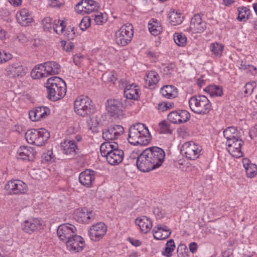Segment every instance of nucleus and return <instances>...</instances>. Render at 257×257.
<instances>
[{
	"mask_svg": "<svg viewBox=\"0 0 257 257\" xmlns=\"http://www.w3.org/2000/svg\"><path fill=\"white\" fill-rule=\"evenodd\" d=\"M96 173L91 169H86L80 173L79 180L80 184L86 188L92 187L94 182Z\"/></svg>",
	"mask_w": 257,
	"mask_h": 257,
	"instance_id": "5701e85b",
	"label": "nucleus"
},
{
	"mask_svg": "<svg viewBox=\"0 0 257 257\" xmlns=\"http://www.w3.org/2000/svg\"><path fill=\"white\" fill-rule=\"evenodd\" d=\"M36 152L31 147L21 146L17 151V157L19 159L27 161H34L36 158Z\"/></svg>",
	"mask_w": 257,
	"mask_h": 257,
	"instance_id": "bb28decb",
	"label": "nucleus"
},
{
	"mask_svg": "<svg viewBox=\"0 0 257 257\" xmlns=\"http://www.w3.org/2000/svg\"><path fill=\"white\" fill-rule=\"evenodd\" d=\"M152 233L156 240H164L170 236L171 230L168 226L160 224L155 226Z\"/></svg>",
	"mask_w": 257,
	"mask_h": 257,
	"instance_id": "c756f323",
	"label": "nucleus"
},
{
	"mask_svg": "<svg viewBox=\"0 0 257 257\" xmlns=\"http://www.w3.org/2000/svg\"><path fill=\"white\" fill-rule=\"evenodd\" d=\"M49 98L53 101H57L63 98L67 92L65 81L58 77L48 78L45 84Z\"/></svg>",
	"mask_w": 257,
	"mask_h": 257,
	"instance_id": "7ed1b4c3",
	"label": "nucleus"
},
{
	"mask_svg": "<svg viewBox=\"0 0 257 257\" xmlns=\"http://www.w3.org/2000/svg\"><path fill=\"white\" fill-rule=\"evenodd\" d=\"M255 86L256 84L254 82L247 83L244 86V93L246 95L251 94L252 93Z\"/></svg>",
	"mask_w": 257,
	"mask_h": 257,
	"instance_id": "5fc2aeb1",
	"label": "nucleus"
},
{
	"mask_svg": "<svg viewBox=\"0 0 257 257\" xmlns=\"http://www.w3.org/2000/svg\"><path fill=\"white\" fill-rule=\"evenodd\" d=\"M151 140V134L145 124L137 123L130 127L127 140L131 144L134 146H146Z\"/></svg>",
	"mask_w": 257,
	"mask_h": 257,
	"instance_id": "f257e3e1",
	"label": "nucleus"
},
{
	"mask_svg": "<svg viewBox=\"0 0 257 257\" xmlns=\"http://www.w3.org/2000/svg\"><path fill=\"white\" fill-rule=\"evenodd\" d=\"M175 43L180 47H184L187 44V38L186 35L181 32H176L173 36Z\"/></svg>",
	"mask_w": 257,
	"mask_h": 257,
	"instance_id": "a19ab883",
	"label": "nucleus"
},
{
	"mask_svg": "<svg viewBox=\"0 0 257 257\" xmlns=\"http://www.w3.org/2000/svg\"><path fill=\"white\" fill-rule=\"evenodd\" d=\"M93 105L91 100L88 97L80 96L74 102V110L80 116L85 117L91 112Z\"/></svg>",
	"mask_w": 257,
	"mask_h": 257,
	"instance_id": "6e6552de",
	"label": "nucleus"
},
{
	"mask_svg": "<svg viewBox=\"0 0 257 257\" xmlns=\"http://www.w3.org/2000/svg\"><path fill=\"white\" fill-rule=\"evenodd\" d=\"M237 20L240 22H245L248 19L250 14V11L245 7H239L237 9Z\"/></svg>",
	"mask_w": 257,
	"mask_h": 257,
	"instance_id": "c03bdc74",
	"label": "nucleus"
},
{
	"mask_svg": "<svg viewBox=\"0 0 257 257\" xmlns=\"http://www.w3.org/2000/svg\"><path fill=\"white\" fill-rule=\"evenodd\" d=\"M223 136L226 141L233 140L241 138V132L236 127H228L223 131Z\"/></svg>",
	"mask_w": 257,
	"mask_h": 257,
	"instance_id": "e433bc0d",
	"label": "nucleus"
},
{
	"mask_svg": "<svg viewBox=\"0 0 257 257\" xmlns=\"http://www.w3.org/2000/svg\"><path fill=\"white\" fill-rule=\"evenodd\" d=\"M144 151L156 168L159 167L163 163L165 153L163 149L153 147L146 149Z\"/></svg>",
	"mask_w": 257,
	"mask_h": 257,
	"instance_id": "4468645a",
	"label": "nucleus"
},
{
	"mask_svg": "<svg viewBox=\"0 0 257 257\" xmlns=\"http://www.w3.org/2000/svg\"><path fill=\"white\" fill-rule=\"evenodd\" d=\"M33 79L39 80L48 77L44 63L35 65L30 73Z\"/></svg>",
	"mask_w": 257,
	"mask_h": 257,
	"instance_id": "2f4dec72",
	"label": "nucleus"
},
{
	"mask_svg": "<svg viewBox=\"0 0 257 257\" xmlns=\"http://www.w3.org/2000/svg\"><path fill=\"white\" fill-rule=\"evenodd\" d=\"M160 93L166 98H174L178 95V89L173 85H165L161 88Z\"/></svg>",
	"mask_w": 257,
	"mask_h": 257,
	"instance_id": "c9c22d12",
	"label": "nucleus"
},
{
	"mask_svg": "<svg viewBox=\"0 0 257 257\" xmlns=\"http://www.w3.org/2000/svg\"><path fill=\"white\" fill-rule=\"evenodd\" d=\"M91 20L89 17H84L79 23V28L82 31H85L91 26Z\"/></svg>",
	"mask_w": 257,
	"mask_h": 257,
	"instance_id": "49530a36",
	"label": "nucleus"
},
{
	"mask_svg": "<svg viewBox=\"0 0 257 257\" xmlns=\"http://www.w3.org/2000/svg\"><path fill=\"white\" fill-rule=\"evenodd\" d=\"M175 68V65L174 64H170L164 68V71L166 74H171Z\"/></svg>",
	"mask_w": 257,
	"mask_h": 257,
	"instance_id": "680f3d73",
	"label": "nucleus"
},
{
	"mask_svg": "<svg viewBox=\"0 0 257 257\" xmlns=\"http://www.w3.org/2000/svg\"><path fill=\"white\" fill-rule=\"evenodd\" d=\"M8 1L14 7H19L22 6L23 0H8Z\"/></svg>",
	"mask_w": 257,
	"mask_h": 257,
	"instance_id": "052dcab7",
	"label": "nucleus"
},
{
	"mask_svg": "<svg viewBox=\"0 0 257 257\" xmlns=\"http://www.w3.org/2000/svg\"><path fill=\"white\" fill-rule=\"evenodd\" d=\"M124 96L128 99L138 100L140 98V88L136 84H126L123 90Z\"/></svg>",
	"mask_w": 257,
	"mask_h": 257,
	"instance_id": "7c9ffc66",
	"label": "nucleus"
},
{
	"mask_svg": "<svg viewBox=\"0 0 257 257\" xmlns=\"http://www.w3.org/2000/svg\"><path fill=\"white\" fill-rule=\"evenodd\" d=\"M153 213L156 218L158 219L163 218L166 214L165 210L159 207L154 208Z\"/></svg>",
	"mask_w": 257,
	"mask_h": 257,
	"instance_id": "6e6d98bb",
	"label": "nucleus"
},
{
	"mask_svg": "<svg viewBox=\"0 0 257 257\" xmlns=\"http://www.w3.org/2000/svg\"><path fill=\"white\" fill-rule=\"evenodd\" d=\"M180 152L183 157L189 161H195L203 153L202 146L193 141L184 143L181 147Z\"/></svg>",
	"mask_w": 257,
	"mask_h": 257,
	"instance_id": "423d86ee",
	"label": "nucleus"
},
{
	"mask_svg": "<svg viewBox=\"0 0 257 257\" xmlns=\"http://www.w3.org/2000/svg\"><path fill=\"white\" fill-rule=\"evenodd\" d=\"M4 189L7 194H23L28 190L27 185L23 181L18 179L11 180L7 182Z\"/></svg>",
	"mask_w": 257,
	"mask_h": 257,
	"instance_id": "9d476101",
	"label": "nucleus"
},
{
	"mask_svg": "<svg viewBox=\"0 0 257 257\" xmlns=\"http://www.w3.org/2000/svg\"><path fill=\"white\" fill-rule=\"evenodd\" d=\"M100 154L105 158L107 162L110 165H119L123 160L124 152L118 148V144L114 142H106L100 147Z\"/></svg>",
	"mask_w": 257,
	"mask_h": 257,
	"instance_id": "f03ea898",
	"label": "nucleus"
},
{
	"mask_svg": "<svg viewBox=\"0 0 257 257\" xmlns=\"http://www.w3.org/2000/svg\"><path fill=\"white\" fill-rule=\"evenodd\" d=\"M48 76L58 74L60 71V65L54 61H48L44 63Z\"/></svg>",
	"mask_w": 257,
	"mask_h": 257,
	"instance_id": "58836bf2",
	"label": "nucleus"
},
{
	"mask_svg": "<svg viewBox=\"0 0 257 257\" xmlns=\"http://www.w3.org/2000/svg\"><path fill=\"white\" fill-rule=\"evenodd\" d=\"M27 69L23 63L17 60L9 64L5 68V75L10 78H18L25 76L27 73Z\"/></svg>",
	"mask_w": 257,
	"mask_h": 257,
	"instance_id": "f8f14e48",
	"label": "nucleus"
},
{
	"mask_svg": "<svg viewBox=\"0 0 257 257\" xmlns=\"http://www.w3.org/2000/svg\"><path fill=\"white\" fill-rule=\"evenodd\" d=\"M123 127L120 125L110 126L102 133V138L106 141L117 139L123 133Z\"/></svg>",
	"mask_w": 257,
	"mask_h": 257,
	"instance_id": "c85d7f7f",
	"label": "nucleus"
},
{
	"mask_svg": "<svg viewBox=\"0 0 257 257\" xmlns=\"http://www.w3.org/2000/svg\"><path fill=\"white\" fill-rule=\"evenodd\" d=\"M169 20L170 23L172 25L177 26L182 23L184 20V16L180 12L173 11L169 13Z\"/></svg>",
	"mask_w": 257,
	"mask_h": 257,
	"instance_id": "ea45409f",
	"label": "nucleus"
},
{
	"mask_svg": "<svg viewBox=\"0 0 257 257\" xmlns=\"http://www.w3.org/2000/svg\"><path fill=\"white\" fill-rule=\"evenodd\" d=\"M204 91L211 96L220 97L223 95L222 87L215 85H210L204 89Z\"/></svg>",
	"mask_w": 257,
	"mask_h": 257,
	"instance_id": "79ce46f5",
	"label": "nucleus"
},
{
	"mask_svg": "<svg viewBox=\"0 0 257 257\" xmlns=\"http://www.w3.org/2000/svg\"><path fill=\"white\" fill-rule=\"evenodd\" d=\"M107 230V225L103 222H99L90 227L88 235L91 240L98 241L104 237Z\"/></svg>",
	"mask_w": 257,
	"mask_h": 257,
	"instance_id": "f3484780",
	"label": "nucleus"
},
{
	"mask_svg": "<svg viewBox=\"0 0 257 257\" xmlns=\"http://www.w3.org/2000/svg\"><path fill=\"white\" fill-rule=\"evenodd\" d=\"M61 148L66 155H74L78 150L77 146L73 140H65L61 143Z\"/></svg>",
	"mask_w": 257,
	"mask_h": 257,
	"instance_id": "72a5a7b5",
	"label": "nucleus"
},
{
	"mask_svg": "<svg viewBox=\"0 0 257 257\" xmlns=\"http://www.w3.org/2000/svg\"><path fill=\"white\" fill-rule=\"evenodd\" d=\"M150 33L155 36L160 35L162 32V27L161 23L155 19H151L148 25Z\"/></svg>",
	"mask_w": 257,
	"mask_h": 257,
	"instance_id": "f704fd0d",
	"label": "nucleus"
},
{
	"mask_svg": "<svg viewBox=\"0 0 257 257\" xmlns=\"http://www.w3.org/2000/svg\"><path fill=\"white\" fill-rule=\"evenodd\" d=\"M190 118L189 112L185 110L173 111L168 115V119L173 123H181L187 122Z\"/></svg>",
	"mask_w": 257,
	"mask_h": 257,
	"instance_id": "4be33fe9",
	"label": "nucleus"
},
{
	"mask_svg": "<svg viewBox=\"0 0 257 257\" xmlns=\"http://www.w3.org/2000/svg\"><path fill=\"white\" fill-rule=\"evenodd\" d=\"M160 78L159 74L155 71H149L144 76V86L146 88L154 89L157 87Z\"/></svg>",
	"mask_w": 257,
	"mask_h": 257,
	"instance_id": "cd10ccee",
	"label": "nucleus"
},
{
	"mask_svg": "<svg viewBox=\"0 0 257 257\" xmlns=\"http://www.w3.org/2000/svg\"><path fill=\"white\" fill-rule=\"evenodd\" d=\"M14 130L20 134L24 133L25 131L24 126L23 125L19 124L15 125Z\"/></svg>",
	"mask_w": 257,
	"mask_h": 257,
	"instance_id": "69168bd1",
	"label": "nucleus"
},
{
	"mask_svg": "<svg viewBox=\"0 0 257 257\" xmlns=\"http://www.w3.org/2000/svg\"><path fill=\"white\" fill-rule=\"evenodd\" d=\"M246 73H249L252 75H256L257 74V68L254 66L250 65Z\"/></svg>",
	"mask_w": 257,
	"mask_h": 257,
	"instance_id": "774afa93",
	"label": "nucleus"
},
{
	"mask_svg": "<svg viewBox=\"0 0 257 257\" xmlns=\"http://www.w3.org/2000/svg\"><path fill=\"white\" fill-rule=\"evenodd\" d=\"M77 229L71 224L64 223L59 226L57 234L59 238L62 241H67L76 234Z\"/></svg>",
	"mask_w": 257,
	"mask_h": 257,
	"instance_id": "6ab92c4d",
	"label": "nucleus"
},
{
	"mask_svg": "<svg viewBox=\"0 0 257 257\" xmlns=\"http://www.w3.org/2000/svg\"><path fill=\"white\" fill-rule=\"evenodd\" d=\"M71 30L72 34H68L67 35L65 34L64 35L69 39H73L76 36L77 28L72 27Z\"/></svg>",
	"mask_w": 257,
	"mask_h": 257,
	"instance_id": "e2e57ef3",
	"label": "nucleus"
},
{
	"mask_svg": "<svg viewBox=\"0 0 257 257\" xmlns=\"http://www.w3.org/2000/svg\"><path fill=\"white\" fill-rule=\"evenodd\" d=\"M60 44L62 49L67 52H70L74 48V43L70 41L62 40L60 41Z\"/></svg>",
	"mask_w": 257,
	"mask_h": 257,
	"instance_id": "3c124183",
	"label": "nucleus"
},
{
	"mask_svg": "<svg viewBox=\"0 0 257 257\" xmlns=\"http://www.w3.org/2000/svg\"><path fill=\"white\" fill-rule=\"evenodd\" d=\"M74 215L78 222L89 224L94 219L95 213L92 209L83 207L76 209L74 211Z\"/></svg>",
	"mask_w": 257,
	"mask_h": 257,
	"instance_id": "2eb2a0df",
	"label": "nucleus"
},
{
	"mask_svg": "<svg viewBox=\"0 0 257 257\" xmlns=\"http://www.w3.org/2000/svg\"><path fill=\"white\" fill-rule=\"evenodd\" d=\"M66 27V22L64 20H57L54 22L53 30L58 35L62 34Z\"/></svg>",
	"mask_w": 257,
	"mask_h": 257,
	"instance_id": "a18cd8bd",
	"label": "nucleus"
},
{
	"mask_svg": "<svg viewBox=\"0 0 257 257\" xmlns=\"http://www.w3.org/2000/svg\"><path fill=\"white\" fill-rule=\"evenodd\" d=\"M94 20L97 25H103L107 21L106 14L97 12L94 15Z\"/></svg>",
	"mask_w": 257,
	"mask_h": 257,
	"instance_id": "de8ad7c7",
	"label": "nucleus"
},
{
	"mask_svg": "<svg viewBox=\"0 0 257 257\" xmlns=\"http://www.w3.org/2000/svg\"><path fill=\"white\" fill-rule=\"evenodd\" d=\"M159 131L161 134H168L171 133L169 125L166 121H162L159 123Z\"/></svg>",
	"mask_w": 257,
	"mask_h": 257,
	"instance_id": "603ef678",
	"label": "nucleus"
},
{
	"mask_svg": "<svg viewBox=\"0 0 257 257\" xmlns=\"http://www.w3.org/2000/svg\"><path fill=\"white\" fill-rule=\"evenodd\" d=\"M137 166L140 171L144 172L156 169L155 165H153L144 151L138 158Z\"/></svg>",
	"mask_w": 257,
	"mask_h": 257,
	"instance_id": "393cba45",
	"label": "nucleus"
},
{
	"mask_svg": "<svg viewBox=\"0 0 257 257\" xmlns=\"http://www.w3.org/2000/svg\"><path fill=\"white\" fill-rule=\"evenodd\" d=\"M246 175L248 178H252L257 175V166L247 158H243L242 160Z\"/></svg>",
	"mask_w": 257,
	"mask_h": 257,
	"instance_id": "473e14b6",
	"label": "nucleus"
},
{
	"mask_svg": "<svg viewBox=\"0 0 257 257\" xmlns=\"http://www.w3.org/2000/svg\"><path fill=\"white\" fill-rule=\"evenodd\" d=\"M51 114L50 109L46 106H39L33 108L29 113V118L33 121H40Z\"/></svg>",
	"mask_w": 257,
	"mask_h": 257,
	"instance_id": "aec40b11",
	"label": "nucleus"
},
{
	"mask_svg": "<svg viewBox=\"0 0 257 257\" xmlns=\"http://www.w3.org/2000/svg\"><path fill=\"white\" fill-rule=\"evenodd\" d=\"M53 20L50 17L44 18L42 21L43 28L45 31H49L52 28Z\"/></svg>",
	"mask_w": 257,
	"mask_h": 257,
	"instance_id": "864d4df0",
	"label": "nucleus"
},
{
	"mask_svg": "<svg viewBox=\"0 0 257 257\" xmlns=\"http://www.w3.org/2000/svg\"><path fill=\"white\" fill-rule=\"evenodd\" d=\"M88 128L92 131H95L99 125V122L96 117L92 116L87 120Z\"/></svg>",
	"mask_w": 257,
	"mask_h": 257,
	"instance_id": "8fccbe9b",
	"label": "nucleus"
},
{
	"mask_svg": "<svg viewBox=\"0 0 257 257\" xmlns=\"http://www.w3.org/2000/svg\"><path fill=\"white\" fill-rule=\"evenodd\" d=\"M135 223L138 226L140 232L143 234H147L149 232L153 227L152 219L146 216L137 217Z\"/></svg>",
	"mask_w": 257,
	"mask_h": 257,
	"instance_id": "a878e982",
	"label": "nucleus"
},
{
	"mask_svg": "<svg viewBox=\"0 0 257 257\" xmlns=\"http://www.w3.org/2000/svg\"><path fill=\"white\" fill-rule=\"evenodd\" d=\"M189 105L193 112L199 114H206L212 109L210 101L203 95L191 97L189 100Z\"/></svg>",
	"mask_w": 257,
	"mask_h": 257,
	"instance_id": "39448f33",
	"label": "nucleus"
},
{
	"mask_svg": "<svg viewBox=\"0 0 257 257\" xmlns=\"http://www.w3.org/2000/svg\"><path fill=\"white\" fill-rule=\"evenodd\" d=\"M197 244L195 242H191L189 245V250L192 253L196 252L197 249Z\"/></svg>",
	"mask_w": 257,
	"mask_h": 257,
	"instance_id": "338daca9",
	"label": "nucleus"
},
{
	"mask_svg": "<svg viewBox=\"0 0 257 257\" xmlns=\"http://www.w3.org/2000/svg\"><path fill=\"white\" fill-rule=\"evenodd\" d=\"M224 49V46L216 42L211 43L209 46V50L212 56L216 58H220L222 56Z\"/></svg>",
	"mask_w": 257,
	"mask_h": 257,
	"instance_id": "4c0bfd02",
	"label": "nucleus"
},
{
	"mask_svg": "<svg viewBox=\"0 0 257 257\" xmlns=\"http://www.w3.org/2000/svg\"><path fill=\"white\" fill-rule=\"evenodd\" d=\"M207 28L206 22L203 20V15L196 14L190 20V25L186 29V32L192 34H201Z\"/></svg>",
	"mask_w": 257,
	"mask_h": 257,
	"instance_id": "9b49d317",
	"label": "nucleus"
},
{
	"mask_svg": "<svg viewBox=\"0 0 257 257\" xmlns=\"http://www.w3.org/2000/svg\"><path fill=\"white\" fill-rule=\"evenodd\" d=\"M13 58L12 54L5 50H0V64H4Z\"/></svg>",
	"mask_w": 257,
	"mask_h": 257,
	"instance_id": "09e8293b",
	"label": "nucleus"
},
{
	"mask_svg": "<svg viewBox=\"0 0 257 257\" xmlns=\"http://www.w3.org/2000/svg\"><path fill=\"white\" fill-rule=\"evenodd\" d=\"M244 142L241 138L233 140L226 141V146L228 152L233 157L239 158L243 156L242 147Z\"/></svg>",
	"mask_w": 257,
	"mask_h": 257,
	"instance_id": "a211bd4d",
	"label": "nucleus"
},
{
	"mask_svg": "<svg viewBox=\"0 0 257 257\" xmlns=\"http://www.w3.org/2000/svg\"><path fill=\"white\" fill-rule=\"evenodd\" d=\"M50 136L49 132L43 127L30 129L28 130L25 134L27 142L38 147L45 146Z\"/></svg>",
	"mask_w": 257,
	"mask_h": 257,
	"instance_id": "20e7f679",
	"label": "nucleus"
},
{
	"mask_svg": "<svg viewBox=\"0 0 257 257\" xmlns=\"http://www.w3.org/2000/svg\"><path fill=\"white\" fill-rule=\"evenodd\" d=\"M98 3L94 0H81L75 7V11L79 14H90L100 9Z\"/></svg>",
	"mask_w": 257,
	"mask_h": 257,
	"instance_id": "ddd939ff",
	"label": "nucleus"
},
{
	"mask_svg": "<svg viewBox=\"0 0 257 257\" xmlns=\"http://www.w3.org/2000/svg\"><path fill=\"white\" fill-rule=\"evenodd\" d=\"M128 240L133 245L135 246H139L142 244V242L140 240L136 239L133 238H130L128 239Z\"/></svg>",
	"mask_w": 257,
	"mask_h": 257,
	"instance_id": "0e129e2a",
	"label": "nucleus"
},
{
	"mask_svg": "<svg viewBox=\"0 0 257 257\" xmlns=\"http://www.w3.org/2000/svg\"><path fill=\"white\" fill-rule=\"evenodd\" d=\"M17 22L22 26H29L34 20L32 13L26 8H22L19 10L16 15Z\"/></svg>",
	"mask_w": 257,
	"mask_h": 257,
	"instance_id": "412c9836",
	"label": "nucleus"
},
{
	"mask_svg": "<svg viewBox=\"0 0 257 257\" xmlns=\"http://www.w3.org/2000/svg\"><path fill=\"white\" fill-rule=\"evenodd\" d=\"M175 247L176 245L174 240L173 239L168 240L166 243L165 248L162 251V255L166 257H171Z\"/></svg>",
	"mask_w": 257,
	"mask_h": 257,
	"instance_id": "37998d69",
	"label": "nucleus"
},
{
	"mask_svg": "<svg viewBox=\"0 0 257 257\" xmlns=\"http://www.w3.org/2000/svg\"><path fill=\"white\" fill-rule=\"evenodd\" d=\"M44 221L40 218H31L24 221L21 224V228L25 232L31 234L44 228Z\"/></svg>",
	"mask_w": 257,
	"mask_h": 257,
	"instance_id": "dca6fc26",
	"label": "nucleus"
},
{
	"mask_svg": "<svg viewBox=\"0 0 257 257\" xmlns=\"http://www.w3.org/2000/svg\"><path fill=\"white\" fill-rule=\"evenodd\" d=\"M117 80V74L114 72H110L107 76V81L114 84Z\"/></svg>",
	"mask_w": 257,
	"mask_h": 257,
	"instance_id": "bf43d9fd",
	"label": "nucleus"
},
{
	"mask_svg": "<svg viewBox=\"0 0 257 257\" xmlns=\"http://www.w3.org/2000/svg\"><path fill=\"white\" fill-rule=\"evenodd\" d=\"M134 36L133 26L129 23L123 25L114 35V41L119 46L123 47L131 43Z\"/></svg>",
	"mask_w": 257,
	"mask_h": 257,
	"instance_id": "0eeeda50",
	"label": "nucleus"
},
{
	"mask_svg": "<svg viewBox=\"0 0 257 257\" xmlns=\"http://www.w3.org/2000/svg\"><path fill=\"white\" fill-rule=\"evenodd\" d=\"M54 156L51 150H48L43 154V159L46 162H52L54 160Z\"/></svg>",
	"mask_w": 257,
	"mask_h": 257,
	"instance_id": "4d7b16f0",
	"label": "nucleus"
},
{
	"mask_svg": "<svg viewBox=\"0 0 257 257\" xmlns=\"http://www.w3.org/2000/svg\"><path fill=\"white\" fill-rule=\"evenodd\" d=\"M173 104L162 102L158 105V109L162 111H166L172 108Z\"/></svg>",
	"mask_w": 257,
	"mask_h": 257,
	"instance_id": "13d9d810",
	"label": "nucleus"
},
{
	"mask_svg": "<svg viewBox=\"0 0 257 257\" xmlns=\"http://www.w3.org/2000/svg\"><path fill=\"white\" fill-rule=\"evenodd\" d=\"M66 249L71 253L82 252L86 246L84 239L80 235L75 234L65 242Z\"/></svg>",
	"mask_w": 257,
	"mask_h": 257,
	"instance_id": "1a4fd4ad",
	"label": "nucleus"
},
{
	"mask_svg": "<svg viewBox=\"0 0 257 257\" xmlns=\"http://www.w3.org/2000/svg\"><path fill=\"white\" fill-rule=\"evenodd\" d=\"M122 104L118 100L110 99L106 104V109L112 116L118 117L122 114Z\"/></svg>",
	"mask_w": 257,
	"mask_h": 257,
	"instance_id": "b1692460",
	"label": "nucleus"
}]
</instances>
